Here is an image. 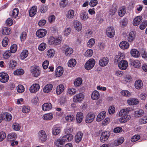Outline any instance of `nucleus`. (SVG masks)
Returning <instances> with one entry per match:
<instances>
[{
	"instance_id": "a211bd4d",
	"label": "nucleus",
	"mask_w": 147,
	"mask_h": 147,
	"mask_svg": "<svg viewBox=\"0 0 147 147\" xmlns=\"http://www.w3.org/2000/svg\"><path fill=\"white\" fill-rule=\"evenodd\" d=\"M83 136V134L81 131H78L76 135L75 139L77 143L80 142Z\"/></svg>"
},
{
	"instance_id": "8fccbe9b",
	"label": "nucleus",
	"mask_w": 147,
	"mask_h": 147,
	"mask_svg": "<svg viewBox=\"0 0 147 147\" xmlns=\"http://www.w3.org/2000/svg\"><path fill=\"white\" fill-rule=\"evenodd\" d=\"M55 52L54 49H51L49 50L47 52V55L49 57H53L55 54Z\"/></svg>"
},
{
	"instance_id": "6e6552de",
	"label": "nucleus",
	"mask_w": 147,
	"mask_h": 147,
	"mask_svg": "<svg viewBox=\"0 0 147 147\" xmlns=\"http://www.w3.org/2000/svg\"><path fill=\"white\" fill-rule=\"evenodd\" d=\"M39 139L42 142H45L47 140V136L45 132L42 130L40 131L38 133Z\"/></svg>"
},
{
	"instance_id": "473e14b6",
	"label": "nucleus",
	"mask_w": 147,
	"mask_h": 147,
	"mask_svg": "<svg viewBox=\"0 0 147 147\" xmlns=\"http://www.w3.org/2000/svg\"><path fill=\"white\" fill-rule=\"evenodd\" d=\"M143 86V83L142 81L140 80H136L135 83V86L138 89L141 88Z\"/></svg>"
},
{
	"instance_id": "f704fd0d",
	"label": "nucleus",
	"mask_w": 147,
	"mask_h": 147,
	"mask_svg": "<svg viewBox=\"0 0 147 147\" xmlns=\"http://www.w3.org/2000/svg\"><path fill=\"white\" fill-rule=\"evenodd\" d=\"M126 11V9L124 7H122L119 9L118 11V14L119 16L121 17L123 16Z\"/></svg>"
},
{
	"instance_id": "4d7b16f0",
	"label": "nucleus",
	"mask_w": 147,
	"mask_h": 147,
	"mask_svg": "<svg viewBox=\"0 0 147 147\" xmlns=\"http://www.w3.org/2000/svg\"><path fill=\"white\" fill-rule=\"evenodd\" d=\"M140 123L141 124H145L147 123V115L139 119Z\"/></svg>"
},
{
	"instance_id": "58836bf2",
	"label": "nucleus",
	"mask_w": 147,
	"mask_h": 147,
	"mask_svg": "<svg viewBox=\"0 0 147 147\" xmlns=\"http://www.w3.org/2000/svg\"><path fill=\"white\" fill-rule=\"evenodd\" d=\"M76 64V59H71L68 62V65L69 67H72L75 66Z\"/></svg>"
},
{
	"instance_id": "39448f33",
	"label": "nucleus",
	"mask_w": 147,
	"mask_h": 147,
	"mask_svg": "<svg viewBox=\"0 0 147 147\" xmlns=\"http://www.w3.org/2000/svg\"><path fill=\"white\" fill-rule=\"evenodd\" d=\"M109 135V131L102 133L100 138V141L102 142H104L107 141Z\"/></svg>"
},
{
	"instance_id": "2f4dec72",
	"label": "nucleus",
	"mask_w": 147,
	"mask_h": 147,
	"mask_svg": "<svg viewBox=\"0 0 147 147\" xmlns=\"http://www.w3.org/2000/svg\"><path fill=\"white\" fill-rule=\"evenodd\" d=\"M144 111L142 109H138L135 111V115L136 117H140L143 115L144 114Z\"/></svg>"
},
{
	"instance_id": "bb28decb",
	"label": "nucleus",
	"mask_w": 147,
	"mask_h": 147,
	"mask_svg": "<svg viewBox=\"0 0 147 147\" xmlns=\"http://www.w3.org/2000/svg\"><path fill=\"white\" fill-rule=\"evenodd\" d=\"M135 34L134 32L132 31L130 32L127 37V40L129 42H132L135 38Z\"/></svg>"
},
{
	"instance_id": "5fc2aeb1",
	"label": "nucleus",
	"mask_w": 147,
	"mask_h": 147,
	"mask_svg": "<svg viewBox=\"0 0 147 147\" xmlns=\"http://www.w3.org/2000/svg\"><path fill=\"white\" fill-rule=\"evenodd\" d=\"M24 71L22 69H17L13 72V74L16 75H22L24 74Z\"/></svg>"
},
{
	"instance_id": "a878e982",
	"label": "nucleus",
	"mask_w": 147,
	"mask_h": 147,
	"mask_svg": "<svg viewBox=\"0 0 147 147\" xmlns=\"http://www.w3.org/2000/svg\"><path fill=\"white\" fill-rule=\"evenodd\" d=\"M37 11V7L34 6L32 7L30 10L29 15L30 16L32 17L34 16Z\"/></svg>"
},
{
	"instance_id": "f257e3e1",
	"label": "nucleus",
	"mask_w": 147,
	"mask_h": 147,
	"mask_svg": "<svg viewBox=\"0 0 147 147\" xmlns=\"http://www.w3.org/2000/svg\"><path fill=\"white\" fill-rule=\"evenodd\" d=\"M131 109L130 107H128L120 111L119 115V116H121L119 119V121L121 123H125L130 119V116L128 114Z\"/></svg>"
},
{
	"instance_id": "b1692460",
	"label": "nucleus",
	"mask_w": 147,
	"mask_h": 147,
	"mask_svg": "<svg viewBox=\"0 0 147 147\" xmlns=\"http://www.w3.org/2000/svg\"><path fill=\"white\" fill-rule=\"evenodd\" d=\"M52 108L51 104L50 103H44L42 106V109L44 111H49Z\"/></svg>"
},
{
	"instance_id": "052dcab7",
	"label": "nucleus",
	"mask_w": 147,
	"mask_h": 147,
	"mask_svg": "<svg viewBox=\"0 0 147 147\" xmlns=\"http://www.w3.org/2000/svg\"><path fill=\"white\" fill-rule=\"evenodd\" d=\"M93 53L92 50V49H88L85 52V55L86 57H90L92 55Z\"/></svg>"
},
{
	"instance_id": "aec40b11",
	"label": "nucleus",
	"mask_w": 147,
	"mask_h": 147,
	"mask_svg": "<svg viewBox=\"0 0 147 147\" xmlns=\"http://www.w3.org/2000/svg\"><path fill=\"white\" fill-rule=\"evenodd\" d=\"M74 26L75 29L78 32L80 31L82 28V25L81 23L78 21L75 22Z\"/></svg>"
},
{
	"instance_id": "a19ab883",
	"label": "nucleus",
	"mask_w": 147,
	"mask_h": 147,
	"mask_svg": "<svg viewBox=\"0 0 147 147\" xmlns=\"http://www.w3.org/2000/svg\"><path fill=\"white\" fill-rule=\"evenodd\" d=\"M52 131L53 134L56 136L60 133L61 129L59 127L55 126L52 129Z\"/></svg>"
},
{
	"instance_id": "7c9ffc66",
	"label": "nucleus",
	"mask_w": 147,
	"mask_h": 147,
	"mask_svg": "<svg viewBox=\"0 0 147 147\" xmlns=\"http://www.w3.org/2000/svg\"><path fill=\"white\" fill-rule=\"evenodd\" d=\"M100 94L99 92L96 90L94 91L91 95V98L93 100H97L100 97Z\"/></svg>"
},
{
	"instance_id": "9b49d317",
	"label": "nucleus",
	"mask_w": 147,
	"mask_h": 147,
	"mask_svg": "<svg viewBox=\"0 0 147 147\" xmlns=\"http://www.w3.org/2000/svg\"><path fill=\"white\" fill-rule=\"evenodd\" d=\"M40 88V86L38 84H34L30 86L29 90L31 93H34L38 91Z\"/></svg>"
},
{
	"instance_id": "ea45409f",
	"label": "nucleus",
	"mask_w": 147,
	"mask_h": 147,
	"mask_svg": "<svg viewBox=\"0 0 147 147\" xmlns=\"http://www.w3.org/2000/svg\"><path fill=\"white\" fill-rule=\"evenodd\" d=\"M64 143L62 139L60 138L57 139L54 142L55 145L58 147H61Z\"/></svg>"
},
{
	"instance_id": "5701e85b",
	"label": "nucleus",
	"mask_w": 147,
	"mask_h": 147,
	"mask_svg": "<svg viewBox=\"0 0 147 147\" xmlns=\"http://www.w3.org/2000/svg\"><path fill=\"white\" fill-rule=\"evenodd\" d=\"M65 87L64 85L60 84L57 86L56 89V92L57 95L61 94L64 91Z\"/></svg>"
},
{
	"instance_id": "338daca9",
	"label": "nucleus",
	"mask_w": 147,
	"mask_h": 147,
	"mask_svg": "<svg viewBox=\"0 0 147 147\" xmlns=\"http://www.w3.org/2000/svg\"><path fill=\"white\" fill-rule=\"evenodd\" d=\"M92 31L90 30H88L86 31L85 36L86 38H89L92 37Z\"/></svg>"
},
{
	"instance_id": "f03ea898",
	"label": "nucleus",
	"mask_w": 147,
	"mask_h": 147,
	"mask_svg": "<svg viewBox=\"0 0 147 147\" xmlns=\"http://www.w3.org/2000/svg\"><path fill=\"white\" fill-rule=\"evenodd\" d=\"M30 69L31 73L34 77H37L40 75V71L37 66H32Z\"/></svg>"
},
{
	"instance_id": "423d86ee",
	"label": "nucleus",
	"mask_w": 147,
	"mask_h": 147,
	"mask_svg": "<svg viewBox=\"0 0 147 147\" xmlns=\"http://www.w3.org/2000/svg\"><path fill=\"white\" fill-rule=\"evenodd\" d=\"M9 76L7 74L5 73H0V81L2 83H5L9 80Z\"/></svg>"
},
{
	"instance_id": "3c124183",
	"label": "nucleus",
	"mask_w": 147,
	"mask_h": 147,
	"mask_svg": "<svg viewBox=\"0 0 147 147\" xmlns=\"http://www.w3.org/2000/svg\"><path fill=\"white\" fill-rule=\"evenodd\" d=\"M132 78L129 75H126L124 76L123 78V81L125 83L130 82L132 81Z\"/></svg>"
},
{
	"instance_id": "de8ad7c7",
	"label": "nucleus",
	"mask_w": 147,
	"mask_h": 147,
	"mask_svg": "<svg viewBox=\"0 0 147 147\" xmlns=\"http://www.w3.org/2000/svg\"><path fill=\"white\" fill-rule=\"evenodd\" d=\"M82 79L80 78H78L75 80L74 82V84L76 86H80L82 83Z\"/></svg>"
},
{
	"instance_id": "4c0bfd02",
	"label": "nucleus",
	"mask_w": 147,
	"mask_h": 147,
	"mask_svg": "<svg viewBox=\"0 0 147 147\" xmlns=\"http://www.w3.org/2000/svg\"><path fill=\"white\" fill-rule=\"evenodd\" d=\"M124 139L123 137H121L115 140L113 143V144L115 146H117L121 144L123 142Z\"/></svg>"
},
{
	"instance_id": "4468645a",
	"label": "nucleus",
	"mask_w": 147,
	"mask_h": 147,
	"mask_svg": "<svg viewBox=\"0 0 147 147\" xmlns=\"http://www.w3.org/2000/svg\"><path fill=\"white\" fill-rule=\"evenodd\" d=\"M94 118L95 116L93 113H89L86 116L85 121L87 123H90L93 121Z\"/></svg>"
},
{
	"instance_id": "0e129e2a",
	"label": "nucleus",
	"mask_w": 147,
	"mask_h": 147,
	"mask_svg": "<svg viewBox=\"0 0 147 147\" xmlns=\"http://www.w3.org/2000/svg\"><path fill=\"white\" fill-rule=\"evenodd\" d=\"M11 53L9 50L6 51L3 55V57L5 59L9 58L11 55Z\"/></svg>"
},
{
	"instance_id": "49530a36",
	"label": "nucleus",
	"mask_w": 147,
	"mask_h": 147,
	"mask_svg": "<svg viewBox=\"0 0 147 147\" xmlns=\"http://www.w3.org/2000/svg\"><path fill=\"white\" fill-rule=\"evenodd\" d=\"M12 127L13 129L16 131H19L21 128V126L20 124L16 122L13 124Z\"/></svg>"
},
{
	"instance_id": "c03bdc74",
	"label": "nucleus",
	"mask_w": 147,
	"mask_h": 147,
	"mask_svg": "<svg viewBox=\"0 0 147 147\" xmlns=\"http://www.w3.org/2000/svg\"><path fill=\"white\" fill-rule=\"evenodd\" d=\"M16 138V134L15 133H11L8 134L7 138L9 140L12 141Z\"/></svg>"
},
{
	"instance_id": "dca6fc26",
	"label": "nucleus",
	"mask_w": 147,
	"mask_h": 147,
	"mask_svg": "<svg viewBox=\"0 0 147 147\" xmlns=\"http://www.w3.org/2000/svg\"><path fill=\"white\" fill-rule=\"evenodd\" d=\"M142 18L140 16L136 17L133 20V25L135 26L139 25L142 22Z\"/></svg>"
},
{
	"instance_id": "c85d7f7f",
	"label": "nucleus",
	"mask_w": 147,
	"mask_h": 147,
	"mask_svg": "<svg viewBox=\"0 0 147 147\" xmlns=\"http://www.w3.org/2000/svg\"><path fill=\"white\" fill-rule=\"evenodd\" d=\"M53 117V115L51 113L44 114L42 116L43 119L45 120H50L52 119Z\"/></svg>"
},
{
	"instance_id": "c756f323",
	"label": "nucleus",
	"mask_w": 147,
	"mask_h": 147,
	"mask_svg": "<svg viewBox=\"0 0 147 147\" xmlns=\"http://www.w3.org/2000/svg\"><path fill=\"white\" fill-rule=\"evenodd\" d=\"M53 88V85L51 84H47L44 88L43 91L45 93H48L50 92Z\"/></svg>"
},
{
	"instance_id": "680f3d73",
	"label": "nucleus",
	"mask_w": 147,
	"mask_h": 147,
	"mask_svg": "<svg viewBox=\"0 0 147 147\" xmlns=\"http://www.w3.org/2000/svg\"><path fill=\"white\" fill-rule=\"evenodd\" d=\"M11 33L10 29L8 28H5L3 29L2 34L5 35H7Z\"/></svg>"
},
{
	"instance_id": "ddd939ff",
	"label": "nucleus",
	"mask_w": 147,
	"mask_h": 147,
	"mask_svg": "<svg viewBox=\"0 0 147 147\" xmlns=\"http://www.w3.org/2000/svg\"><path fill=\"white\" fill-rule=\"evenodd\" d=\"M47 33L46 30L45 29H40L36 32V35L39 38H42L45 36Z\"/></svg>"
},
{
	"instance_id": "774afa93",
	"label": "nucleus",
	"mask_w": 147,
	"mask_h": 147,
	"mask_svg": "<svg viewBox=\"0 0 147 147\" xmlns=\"http://www.w3.org/2000/svg\"><path fill=\"white\" fill-rule=\"evenodd\" d=\"M147 25V21L145 20L143 21L140 25V28L141 30H143Z\"/></svg>"
},
{
	"instance_id": "79ce46f5",
	"label": "nucleus",
	"mask_w": 147,
	"mask_h": 147,
	"mask_svg": "<svg viewBox=\"0 0 147 147\" xmlns=\"http://www.w3.org/2000/svg\"><path fill=\"white\" fill-rule=\"evenodd\" d=\"M17 64V62L13 60L10 61L9 63V67L11 69H13L15 68Z\"/></svg>"
},
{
	"instance_id": "1a4fd4ad",
	"label": "nucleus",
	"mask_w": 147,
	"mask_h": 147,
	"mask_svg": "<svg viewBox=\"0 0 147 147\" xmlns=\"http://www.w3.org/2000/svg\"><path fill=\"white\" fill-rule=\"evenodd\" d=\"M128 66V62L126 60H121L118 64V67L120 69L124 70L126 69Z\"/></svg>"
},
{
	"instance_id": "393cba45",
	"label": "nucleus",
	"mask_w": 147,
	"mask_h": 147,
	"mask_svg": "<svg viewBox=\"0 0 147 147\" xmlns=\"http://www.w3.org/2000/svg\"><path fill=\"white\" fill-rule=\"evenodd\" d=\"M130 63L131 65L135 68H139L141 66V63L138 60L131 61Z\"/></svg>"
},
{
	"instance_id": "0eeeda50",
	"label": "nucleus",
	"mask_w": 147,
	"mask_h": 147,
	"mask_svg": "<svg viewBox=\"0 0 147 147\" xmlns=\"http://www.w3.org/2000/svg\"><path fill=\"white\" fill-rule=\"evenodd\" d=\"M106 33L107 36L111 38L114 36L115 34V31L113 27H109L107 28Z\"/></svg>"
},
{
	"instance_id": "7ed1b4c3",
	"label": "nucleus",
	"mask_w": 147,
	"mask_h": 147,
	"mask_svg": "<svg viewBox=\"0 0 147 147\" xmlns=\"http://www.w3.org/2000/svg\"><path fill=\"white\" fill-rule=\"evenodd\" d=\"M95 64V60L94 59H90L86 63L85 68L87 70H90L93 68Z\"/></svg>"
},
{
	"instance_id": "c9c22d12",
	"label": "nucleus",
	"mask_w": 147,
	"mask_h": 147,
	"mask_svg": "<svg viewBox=\"0 0 147 147\" xmlns=\"http://www.w3.org/2000/svg\"><path fill=\"white\" fill-rule=\"evenodd\" d=\"M74 16V11L72 9L68 11L66 13V17L68 19L73 18Z\"/></svg>"
},
{
	"instance_id": "f3484780",
	"label": "nucleus",
	"mask_w": 147,
	"mask_h": 147,
	"mask_svg": "<svg viewBox=\"0 0 147 147\" xmlns=\"http://www.w3.org/2000/svg\"><path fill=\"white\" fill-rule=\"evenodd\" d=\"M63 72V68L61 66H59L57 68L55 71V74L57 77H60L62 75Z\"/></svg>"
},
{
	"instance_id": "69168bd1",
	"label": "nucleus",
	"mask_w": 147,
	"mask_h": 147,
	"mask_svg": "<svg viewBox=\"0 0 147 147\" xmlns=\"http://www.w3.org/2000/svg\"><path fill=\"white\" fill-rule=\"evenodd\" d=\"M17 90L19 93H22L24 90V88L23 86L22 85H19L17 87Z\"/></svg>"
},
{
	"instance_id": "f8f14e48",
	"label": "nucleus",
	"mask_w": 147,
	"mask_h": 147,
	"mask_svg": "<svg viewBox=\"0 0 147 147\" xmlns=\"http://www.w3.org/2000/svg\"><path fill=\"white\" fill-rule=\"evenodd\" d=\"M109 59L107 57H103L100 59L99 62V65L101 67H105L108 63Z\"/></svg>"
},
{
	"instance_id": "13d9d810",
	"label": "nucleus",
	"mask_w": 147,
	"mask_h": 147,
	"mask_svg": "<svg viewBox=\"0 0 147 147\" xmlns=\"http://www.w3.org/2000/svg\"><path fill=\"white\" fill-rule=\"evenodd\" d=\"M111 120V118L109 117H107L102 122V125L104 126L106 125L109 124V122Z\"/></svg>"
},
{
	"instance_id": "e2e57ef3",
	"label": "nucleus",
	"mask_w": 147,
	"mask_h": 147,
	"mask_svg": "<svg viewBox=\"0 0 147 147\" xmlns=\"http://www.w3.org/2000/svg\"><path fill=\"white\" fill-rule=\"evenodd\" d=\"M47 45L45 43H41L38 46V49L41 51H43L46 48Z\"/></svg>"
},
{
	"instance_id": "6ab92c4d",
	"label": "nucleus",
	"mask_w": 147,
	"mask_h": 147,
	"mask_svg": "<svg viewBox=\"0 0 147 147\" xmlns=\"http://www.w3.org/2000/svg\"><path fill=\"white\" fill-rule=\"evenodd\" d=\"M73 138V136L71 134H67L63 136L61 139L63 142L65 143L66 142L71 141Z\"/></svg>"
},
{
	"instance_id": "412c9836",
	"label": "nucleus",
	"mask_w": 147,
	"mask_h": 147,
	"mask_svg": "<svg viewBox=\"0 0 147 147\" xmlns=\"http://www.w3.org/2000/svg\"><path fill=\"white\" fill-rule=\"evenodd\" d=\"M84 118L83 113L81 112L77 113L76 115V120L77 123H80L82 121Z\"/></svg>"
},
{
	"instance_id": "37998d69",
	"label": "nucleus",
	"mask_w": 147,
	"mask_h": 147,
	"mask_svg": "<svg viewBox=\"0 0 147 147\" xmlns=\"http://www.w3.org/2000/svg\"><path fill=\"white\" fill-rule=\"evenodd\" d=\"M4 119L5 120L8 121H10L12 119V116L9 113H3Z\"/></svg>"
},
{
	"instance_id": "20e7f679",
	"label": "nucleus",
	"mask_w": 147,
	"mask_h": 147,
	"mask_svg": "<svg viewBox=\"0 0 147 147\" xmlns=\"http://www.w3.org/2000/svg\"><path fill=\"white\" fill-rule=\"evenodd\" d=\"M84 98V95L82 93L77 94L73 98V102L76 103H81L83 100Z\"/></svg>"
},
{
	"instance_id": "603ef678",
	"label": "nucleus",
	"mask_w": 147,
	"mask_h": 147,
	"mask_svg": "<svg viewBox=\"0 0 147 147\" xmlns=\"http://www.w3.org/2000/svg\"><path fill=\"white\" fill-rule=\"evenodd\" d=\"M117 11V8L116 7L113 6L109 11V13L110 15L112 16L115 14Z\"/></svg>"
},
{
	"instance_id": "2eb2a0df",
	"label": "nucleus",
	"mask_w": 147,
	"mask_h": 147,
	"mask_svg": "<svg viewBox=\"0 0 147 147\" xmlns=\"http://www.w3.org/2000/svg\"><path fill=\"white\" fill-rule=\"evenodd\" d=\"M139 102L137 99L135 98H130L127 100L128 104L130 105H137L138 104Z\"/></svg>"
},
{
	"instance_id": "09e8293b",
	"label": "nucleus",
	"mask_w": 147,
	"mask_h": 147,
	"mask_svg": "<svg viewBox=\"0 0 147 147\" xmlns=\"http://www.w3.org/2000/svg\"><path fill=\"white\" fill-rule=\"evenodd\" d=\"M19 10L17 8H15L13 10L11 14V16L14 18H16L18 16L19 13Z\"/></svg>"
},
{
	"instance_id": "864d4df0",
	"label": "nucleus",
	"mask_w": 147,
	"mask_h": 147,
	"mask_svg": "<svg viewBox=\"0 0 147 147\" xmlns=\"http://www.w3.org/2000/svg\"><path fill=\"white\" fill-rule=\"evenodd\" d=\"M76 92V90L73 88H69L67 92L68 94L70 96L73 95Z\"/></svg>"
},
{
	"instance_id": "a18cd8bd",
	"label": "nucleus",
	"mask_w": 147,
	"mask_h": 147,
	"mask_svg": "<svg viewBox=\"0 0 147 147\" xmlns=\"http://www.w3.org/2000/svg\"><path fill=\"white\" fill-rule=\"evenodd\" d=\"M28 54V51L26 50H23L20 54V57L22 59L26 58Z\"/></svg>"
},
{
	"instance_id": "6e6d98bb",
	"label": "nucleus",
	"mask_w": 147,
	"mask_h": 147,
	"mask_svg": "<svg viewBox=\"0 0 147 147\" xmlns=\"http://www.w3.org/2000/svg\"><path fill=\"white\" fill-rule=\"evenodd\" d=\"M17 49V46L16 44H14L11 46L9 51L11 53H14L16 51Z\"/></svg>"
},
{
	"instance_id": "bf43d9fd",
	"label": "nucleus",
	"mask_w": 147,
	"mask_h": 147,
	"mask_svg": "<svg viewBox=\"0 0 147 147\" xmlns=\"http://www.w3.org/2000/svg\"><path fill=\"white\" fill-rule=\"evenodd\" d=\"M95 42V39L93 38H91L89 40L87 43V46L91 47L94 45Z\"/></svg>"
},
{
	"instance_id": "9d476101",
	"label": "nucleus",
	"mask_w": 147,
	"mask_h": 147,
	"mask_svg": "<svg viewBox=\"0 0 147 147\" xmlns=\"http://www.w3.org/2000/svg\"><path fill=\"white\" fill-rule=\"evenodd\" d=\"M65 54L66 56H69L73 52V49L68 46H65L63 47Z\"/></svg>"
},
{
	"instance_id": "4be33fe9",
	"label": "nucleus",
	"mask_w": 147,
	"mask_h": 147,
	"mask_svg": "<svg viewBox=\"0 0 147 147\" xmlns=\"http://www.w3.org/2000/svg\"><path fill=\"white\" fill-rule=\"evenodd\" d=\"M106 112L105 111H103L97 115L96 118V121H100L103 119L106 115Z\"/></svg>"
},
{
	"instance_id": "72a5a7b5",
	"label": "nucleus",
	"mask_w": 147,
	"mask_h": 147,
	"mask_svg": "<svg viewBox=\"0 0 147 147\" xmlns=\"http://www.w3.org/2000/svg\"><path fill=\"white\" fill-rule=\"evenodd\" d=\"M130 53L131 55L134 57H138L140 56V53L136 49H132L130 51Z\"/></svg>"
},
{
	"instance_id": "cd10ccee",
	"label": "nucleus",
	"mask_w": 147,
	"mask_h": 147,
	"mask_svg": "<svg viewBox=\"0 0 147 147\" xmlns=\"http://www.w3.org/2000/svg\"><path fill=\"white\" fill-rule=\"evenodd\" d=\"M119 46L121 49L124 50L128 48L129 47V45L127 42L123 41L120 43Z\"/></svg>"
},
{
	"instance_id": "e433bc0d",
	"label": "nucleus",
	"mask_w": 147,
	"mask_h": 147,
	"mask_svg": "<svg viewBox=\"0 0 147 147\" xmlns=\"http://www.w3.org/2000/svg\"><path fill=\"white\" fill-rule=\"evenodd\" d=\"M80 19L84 20L86 21L88 18V13L85 11L81 12L80 15Z\"/></svg>"
}]
</instances>
